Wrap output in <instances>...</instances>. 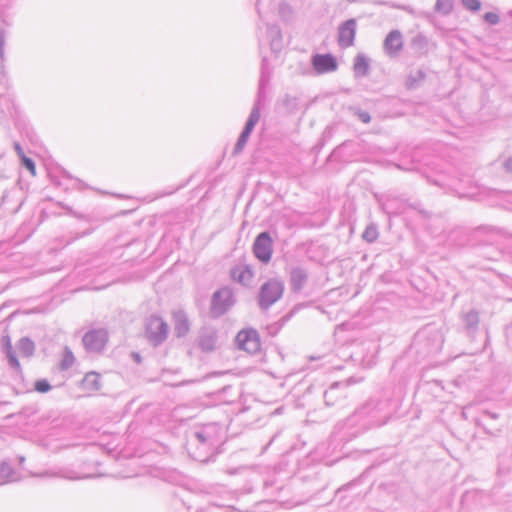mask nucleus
<instances>
[{"mask_svg":"<svg viewBox=\"0 0 512 512\" xmlns=\"http://www.w3.org/2000/svg\"><path fill=\"white\" fill-rule=\"evenodd\" d=\"M393 411L394 408L389 399H371L350 415L346 423L350 427H359V431H365L386 424Z\"/></svg>","mask_w":512,"mask_h":512,"instance_id":"obj_1","label":"nucleus"},{"mask_svg":"<svg viewBox=\"0 0 512 512\" xmlns=\"http://www.w3.org/2000/svg\"><path fill=\"white\" fill-rule=\"evenodd\" d=\"M270 80V74L267 71V60L266 58H263L262 60V66H261V76L259 79V86H258V92L257 97L254 102L253 108L249 114V117L245 123L244 129L241 132L235 147H234V154H239L244 149L245 145L247 144V141L253 132L256 124L259 122L260 119V111L265 105L266 101V93L265 89L268 85Z\"/></svg>","mask_w":512,"mask_h":512,"instance_id":"obj_2","label":"nucleus"},{"mask_svg":"<svg viewBox=\"0 0 512 512\" xmlns=\"http://www.w3.org/2000/svg\"><path fill=\"white\" fill-rule=\"evenodd\" d=\"M219 442L217 425L208 424L193 433L188 445L189 450L195 447L193 458L206 463L210 461V456L214 454Z\"/></svg>","mask_w":512,"mask_h":512,"instance_id":"obj_3","label":"nucleus"},{"mask_svg":"<svg viewBox=\"0 0 512 512\" xmlns=\"http://www.w3.org/2000/svg\"><path fill=\"white\" fill-rule=\"evenodd\" d=\"M285 285L282 279L274 277L265 281L259 289L257 302L262 311L268 310L279 301L284 293Z\"/></svg>","mask_w":512,"mask_h":512,"instance_id":"obj_4","label":"nucleus"},{"mask_svg":"<svg viewBox=\"0 0 512 512\" xmlns=\"http://www.w3.org/2000/svg\"><path fill=\"white\" fill-rule=\"evenodd\" d=\"M235 303L233 291L229 287H222L212 295L210 313L214 318L223 316Z\"/></svg>","mask_w":512,"mask_h":512,"instance_id":"obj_5","label":"nucleus"},{"mask_svg":"<svg viewBox=\"0 0 512 512\" xmlns=\"http://www.w3.org/2000/svg\"><path fill=\"white\" fill-rule=\"evenodd\" d=\"M169 326L159 316L152 315L146 322V337L154 346L161 345L168 337Z\"/></svg>","mask_w":512,"mask_h":512,"instance_id":"obj_6","label":"nucleus"},{"mask_svg":"<svg viewBox=\"0 0 512 512\" xmlns=\"http://www.w3.org/2000/svg\"><path fill=\"white\" fill-rule=\"evenodd\" d=\"M416 342L422 344L428 354H434L441 350L444 339L438 329L426 327L417 334Z\"/></svg>","mask_w":512,"mask_h":512,"instance_id":"obj_7","label":"nucleus"},{"mask_svg":"<svg viewBox=\"0 0 512 512\" xmlns=\"http://www.w3.org/2000/svg\"><path fill=\"white\" fill-rule=\"evenodd\" d=\"M235 342L239 349L255 354L260 350L261 343L257 330L249 328L238 332Z\"/></svg>","mask_w":512,"mask_h":512,"instance_id":"obj_8","label":"nucleus"},{"mask_svg":"<svg viewBox=\"0 0 512 512\" xmlns=\"http://www.w3.org/2000/svg\"><path fill=\"white\" fill-rule=\"evenodd\" d=\"M253 253L262 263H269L273 253V240L267 231L261 232L253 243Z\"/></svg>","mask_w":512,"mask_h":512,"instance_id":"obj_9","label":"nucleus"},{"mask_svg":"<svg viewBox=\"0 0 512 512\" xmlns=\"http://www.w3.org/2000/svg\"><path fill=\"white\" fill-rule=\"evenodd\" d=\"M404 46L403 35L399 30L390 31L384 41V53L390 58H396L400 55Z\"/></svg>","mask_w":512,"mask_h":512,"instance_id":"obj_10","label":"nucleus"},{"mask_svg":"<svg viewBox=\"0 0 512 512\" xmlns=\"http://www.w3.org/2000/svg\"><path fill=\"white\" fill-rule=\"evenodd\" d=\"M357 30V21L354 18L344 21L338 28V45L348 48L354 45Z\"/></svg>","mask_w":512,"mask_h":512,"instance_id":"obj_11","label":"nucleus"},{"mask_svg":"<svg viewBox=\"0 0 512 512\" xmlns=\"http://www.w3.org/2000/svg\"><path fill=\"white\" fill-rule=\"evenodd\" d=\"M85 348L90 352L101 351L107 342V333L102 329L88 331L82 339Z\"/></svg>","mask_w":512,"mask_h":512,"instance_id":"obj_12","label":"nucleus"},{"mask_svg":"<svg viewBox=\"0 0 512 512\" xmlns=\"http://www.w3.org/2000/svg\"><path fill=\"white\" fill-rule=\"evenodd\" d=\"M312 66L317 74L334 72L338 68L336 58L331 54H316L312 57Z\"/></svg>","mask_w":512,"mask_h":512,"instance_id":"obj_13","label":"nucleus"},{"mask_svg":"<svg viewBox=\"0 0 512 512\" xmlns=\"http://www.w3.org/2000/svg\"><path fill=\"white\" fill-rule=\"evenodd\" d=\"M308 281V272L301 266H293L289 271V283L294 293H299Z\"/></svg>","mask_w":512,"mask_h":512,"instance_id":"obj_14","label":"nucleus"},{"mask_svg":"<svg viewBox=\"0 0 512 512\" xmlns=\"http://www.w3.org/2000/svg\"><path fill=\"white\" fill-rule=\"evenodd\" d=\"M102 386L101 377L96 372L87 373L80 383V387L87 396H91L100 390Z\"/></svg>","mask_w":512,"mask_h":512,"instance_id":"obj_15","label":"nucleus"},{"mask_svg":"<svg viewBox=\"0 0 512 512\" xmlns=\"http://www.w3.org/2000/svg\"><path fill=\"white\" fill-rule=\"evenodd\" d=\"M174 333L176 337L186 336L190 330V322L185 311L177 310L173 312Z\"/></svg>","mask_w":512,"mask_h":512,"instance_id":"obj_16","label":"nucleus"},{"mask_svg":"<svg viewBox=\"0 0 512 512\" xmlns=\"http://www.w3.org/2000/svg\"><path fill=\"white\" fill-rule=\"evenodd\" d=\"M346 385L335 382L324 392V401L327 406L336 404L339 397H344V388Z\"/></svg>","mask_w":512,"mask_h":512,"instance_id":"obj_17","label":"nucleus"},{"mask_svg":"<svg viewBox=\"0 0 512 512\" xmlns=\"http://www.w3.org/2000/svg\"><path fill=\"white\" fill-rule=\"evenodd\" d=\"M231 277L242 285H248L252 281L253 272L248 266H237L231 270Z\"/></svg>","mask_w":512,"mask_h":512,"instance_id":"obj_18","label":"nucleus"},{"mask_svg":"<svg viewBox=\"0 0 512 512\" xmlns=\"http://www.w3.org/2000/svg\"><path fill=\"white\" fill-rule=\"evenodd\" d=\"M217 335L213 331L201 332L198 338V345L204 352H210L215 349Z\"/></svg>","mask_w":512,"mask_h":512,"instance_id":"obj_19","label":"nucleus"},{"mask_svg":"<svg viewBox=\"0 0 512 512\" xmlns=\"http://www.w3.org/2000/svg\"><path fill=\"white\" fill-rule=\"evenodd\" d=\"M353 69L356 77L367 76L370 69L369 59L364 55H357L354 60Z\"/></svg>","mask_w":512,"mask_h":512,"instance_id":"obj_20","label":"nucleus"},{"mask_svg":"<svg viewBox=\"0 0 512 512\" xmlns=\"http://www.w3.org/2000/svg\"><path fill=\"white\" fill-rule=\"evenodd\" d=\"M411 47L420 55L428 51V39L423 34H417L411 40Z\"/></svg>","mask_w":512,"mask_h":512,"instance_id":"obj_21","label":"nucleus"},{"mask_svg":"<svg viewBox=\"0 0 512 512\" xmlns=\"http://www.w3.org/2000/svg\"><path fill=\"white\" fill-rule=\"evenodd\" d=\"M17 351L22 358L30 357L34 353V343L28 338H23L17 344Z\"/></svg>","mask_w":512,"mask_h":512,"instance_id":"obj_22","label":"nucleus"},{"mask_svg":"<svg viewBox=\"0 0 512 512\" xmlns=\"http://www.w3.org/2000/svg\"><path fill=\"white\" fill-rule=\"evenodd\" d=\"M465 327L469 330H475L479 324V314L476 310H470L462 316Z\"/></svg>","mask_w":512,"mask_h":512,"instance_id":"obj_23","label":"nucleus"},{"mask_svg":"<svg viewBox=\"0 0 512 512\" xmlns=\"http://www.w3.org/2000/svg\"><path fill=\"white\" fill-rule=\"evenodd\" d=\"M5 352L9 360V364L16 370H20V363L17 359V354L13 351V347L9 338L5 339Z\"/></svg>","mask_w":512,"mask_h":512,"instance_id":"obj_24","label":"nucleus"},{"mask_svg":"<svg viewBox=\"0 0 512 512\" xmlns=\"http://www.w3.org/2000/svg\"><path fill=\"white\" fill-rule=\"evenodd\" d=\"M425 73L421 69L411 72L406 80V85L409 89L416 88L424 79Z\"/></svg>","mask_w":512,"mask_h":512,"instance_id":"obj_25","label":"nucleus"},{"mask_svg":"<svg viewBox=\"0 0 512 512\" xmlns=\"http://www.w3.org/2000/svg\"><path fill=\"white\" fill-rule=\"evenodd\" d=\"M453 9V0H436L435 11L442 14L448 15Z\"/></svg>","mask_w":512,"mask_h":512,"instance_id":"obj_26","label":"nucleus"},{"mask_svg":"<svg viewBox=\"0 0 512 512\" xmlns=\"http://www.w3.org/2000/svg\"><path fill=\"white\" fill-rule=\"evenodd\" d=\"M378 235L377 226L375 224H370L365 228L362 238L368 243H373L378 238Z\"/></svg>","mask_w":512,"mask_h":512,"instance_id":"obj_27","label":"nucleus"},{"mask_svg":"<svg viewBox=\"0 0 512 512\" xmlns=\"http://www.w3.org/2000/svg\"><path fill=\"white\" fill-rule=\"evenodd\" d=\"M74 360L75 358L73 353L70 350L65 349L62 355V360L60 362L61 369H68L71 367V365L74 363Z\"/></svg>","mask_w":512,"mask_h":512,"instance_id":"obj_28","label":"nucleus"},{"mask_svg":"<svg viewBox=\"0 0 512 512\" xmlns=\"http://www.w3.org/2000/svg\"><path fill=\"white\" fill-rule=\"evenodd\" d=\"M463 6L470 11L476 12L481 8V2L479 0H461Z\"/></svg>","mask_w":512,"mask_h":512,"instance_id":"obj_29","label":"nucleus"},{"mask_svg":"<svg viewBox=\"0 0 512 512\" xmlns=\"http://www.w3.org/2000/svg\"><path fill=\"white\" fill-rule=\"evenodd\" d=\"M12 475V468L7 463H0V484L4 482V478Z\"/></svg>","mask_w":512,"mask_h":512,"instance_id":"obj_30","label":"nucleus"},{"mask_svg":"<svg viewBox=\"0 0 512 512\" xmlns=\"http://www.w3.org/2000/svg\"><path fill=\"white\" fill-rule=\"evenodd\" d=\"M354 114L357 116V118L367 124L371 121V116L370 114L367 112V111H364V110H361V109H356Z\"/></svg>","mask_w":512,"mask_h":512,"instance_id":"obj_31","label":"nucleus"},{"mask_svg":"<svg viewBox=\"0 0 512 512\" xmlns=\"http://www.w3.org/2000/svg\"><path fill=\"white\" fill-rule=\"evenodd\" d=\"M36 391L40 393L48 392L51 389L50 384L46 380H39L35 383Z\"/></svg>","mask_w":512,"mask_h":512,"instance_id":"obj_32","label":"nucleus"},{"mask_svg":"<svg viewBox=\"0 0 512 512\" xmlns=\"http://www.w3.org/2000/svg\"><path fill=\"white\" fill-rule=\"evenodd\" d=\"M484 20L491 25H496L499 23L500 18L499 15L494 12H487L484 15Z\"/></svg>","mask_w":512,"mask_h":512,"instance_id":"obj_33","label":"nucleus"},{"mask_svg":"<svg viewBox=\"0 0 512 512\" xmlns=\"http://www.w3.org/2000/svg\"><path fill=\"white\" fill-rule=\"evenodd\" d=\"M22 163L23 165L31 172L32 175H35L36 174V167H35V164L33 163V161L26 157L25 155H22Z\"/></svg>","mask_w":512,"mask_h":512,"instance_id":"obj_34","label":"nucleus"},{"mask_svg":"<svg viewBox=\"0 0 512 512\" xmlns=\"http://www.w3.org/2000/svg\"><path fill=\"white\" fill-rule=\"evenodd\" d=\"M297 310H298V307H294L290 312H288L286 315H284L280 319L281 324L284 325L286 322H288L294 316V314L297 312Z\"/></svg>","mask_w":512,"mask_h":512,"instance_id":"obj_35","label":"nucleus"},{"mask_svg":"<svg viewBox=\"0 0 512 512\" xmlns=\"http://www.w3.org/2000/svg\"><path fill=\"white\" fill-rule=\"evenodd\" d=\"M503 168H504V170H505L507 173H511V174H512V157L507 158V159L503 162Z\"/></svg>","mask_w":512,"mask_h":512,"instance_id":"obj_36","label":"nucleus"},{"mask_svg":"<svg viewBox=\"0 0 512 512\" xmlns=\"http://www.w3.org/2000/svg\"><path fill=\"white\" fill-rule=\"evenodd\" d=\"M271 33L277 35L278 37L281 36L280 29L277 26H270L268 27Z\"/></svg>","mask_w":512,"mask_h":512,"instance_id":"obj_37","label":"nucleus"},{"mask_svg":"<svg viewBox=\"0 0 512 512\" xmlns=\"http://www.w3.org/2000/svg\"><path fill=\"white\" fill-rule=\"evenodd\" d=\"M130 356L133 358V360L136 362V363H141V356L139 353H136V352H133L130 354Z\"/></svg>","mask_w":512,"mask_h":512,"instance_id":"obj_38","label":"nucleus"},{"mask_svg":"<svg viewBox=\"0 0 512 512\" xmlns=\"http://www.w3.org/2000/svg\"><path fill=\"white\" fill-rule=\"evenodd\" d=\"M483 414H484L485 416H488V417L492 418V419H497V418H498V414H497V413H495V412H491V411H484V412H483Z\"/></svg>","mask_w":512,"mask_h":512,"instance_id":"obj_39","label":"nucleus"},{"mask_svg":"<svg viewBox=\"0 0 512 512\" xmlns=\"http://www.w3.org/2000/svg\"><path fill=\"white\" fill-rule=\"evenodd\" d=\"M15 149H16V151H17L18 155L22 158V155H24V153H23V151H22V149H21L20 145H18V144H17V145L15 146Z\"/></svg>","mask_w":512,"mask_h":512,"instance_id":"obj_40","label":"nucleus"},{"mask_svg":"<svg viewBox=\"0 0 512 512\" xmlns=\"http://www.w3.org/2000/svg\"><path fill=\"white\" fill-rule=\"evenodd\" d=\"M296 100H297L296 98H291V97L287 96V97H286V99H285V102H286L287 104H289V103H290V101L296 102Z\"/></svg>","mask_w":512,"mask_h":512,"instance_id":"obj_41","label":"nucleus"}]
</instances>
